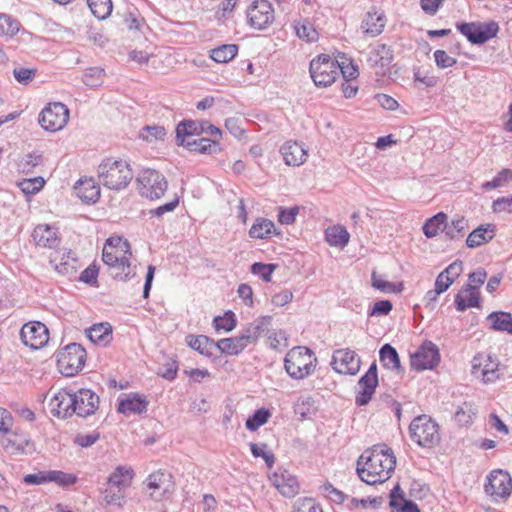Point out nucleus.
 Masks as SVG:
<instances>
[{
  "label": "nucleus",
  "instance_id": "nucleus-1",
  "mask_svg": "<svg viewBox=\"0 0 512 512\" xmlns=\"http://www.w3.org/2000/svg\"><path fill=\"white\" fill-rule=\"evenodd\" d=\"M357 465V474L363 482L369 485L382 484L394 471L396 457L386 445H375L360 456Z\"/></svg>",
  "mask_w": 512,
  "mask_h": 512
},
{
  "label": "nucleus",
  "instance_id": "nucleus-2",
  "mask_svg": "<svg viewBox=\"0 0 512 512\" xmlns=\"http://www.w3.org/2000/svg\"><path fill=\"white\" fill-rule=\"evenodd\" d=\"M99 182L108 189L122 190L134 177L130 164L122 159L106 158L97 169Z\"/></svg>",
  "mask_w": 512,
  "mask_h": 512
},
{
  "label": "nucleus",
  "instance_id": "nucleus-3",
  "mask_svg": "<svg viewBox=\"0 0 512 512\" xmlns=\"http://www.w3.org/2000/svg\"><path fill=\"white\" fill-rule=\"evenodd\" d=\"M317 364L314 352L308 347L297 346L290 349L284 358V368L287 374L295 380L310 376Z\"/></svg>",
  "mask_w": 512,
  "mask_h": 512
},
{
  "label": "nucleus",
  "instance_id": "nucleus-4",
  "mask_svg": "<svg viewBox=\"0 0 512 512\" xmlns=\"http://www.w3.org/2000/svg\"><path fill=\"white\" fill-rule=\"evenodd\" d=\"M410 438L420 447L431 448L440 443L439 425L426 414L415 417L409 425Z\"/></svg>",
  "mask_w": 512,
  "mask_h": 512
},
{
  "label": "nucleus",
  "instance_id": "nucleus-5",
  "mask_svg": "<svg viewBox=\"0 0 512 512\" xmlns=\"http://www.w3.org/2000/svg\"><path fill=\"white\" fill-rule=\"evenodd\" d=\"M86 350L78 343H70L56 353L59 372L66 376H75L86 362Z\"/></svg>",
  "mask_w": 512,
  "mask_h": 512
},
{
  "label": "nucleus",
  "instance_id": "nucleus-6",
  "mask_svg": "<svg viewBox=\"0 0 512 512\" xmlns=\"http://www.w3.org/2000/svg\"><path fill=\"white\" fill-rule=\"evenodd\" d=\"M309 72L316 86L328 87L339 75V63L328 54H320L311 60Z\"/></svg>",
  "mask_w": 512,
  "mask_h": 512
},
{
  "label": "nucleus",
  "instance_id": "nucleus-7",
  "mask_svg": "<svg viewBox=\"0 0 512 512\" xmlns=\"http://www.w3.org/2000/svg\"><path fill=\"white\" fill-rule=\"evenodd\" d=\"M457 30L473 45H482L497 36L499 25L489 22H461L456 24Z\"/></svg>",
  "mask_w": 512,
  "mask_h": 512
},
{
  "label": "nucleus",
  "instance_id": "nucleus-8",
  "mask_svg": "<svg viewBox=\"0 0 512 512\" xmlns=\"http://www.w3.org/2000/svg\"><path fill=\"white\" fill-rule=\"evenodd\" d=\"M175 133L176 144L184 143V138L201 136L202 134H207L208 136L216 139L222 138V131L209 121L191 119L181 120L176 126Z\"/></svg>",
  "mask_w": 512,
  "mask_h": 512
},
{
  "label": "nucleus",
  "instance_id": "nucleus-9",
  "mask_svg": "<svg viewBox=\"0 0 512 512\" xmlns=\"http://www.w3.org/2000/svg\"><path fill=\"white\" fill-rule=\"evenodd\" d=\"M136 180L140 185L141 195L151 200L161 198L168 188L165 176L154 169L144 170Z\"/></svg>",
  "mask_w": 512,
  "mask_h": 512
},
{
  "label": "nucleus",
  "instance_id": "nucleus-10",
  "mask_svg": "<svg viewBox=\"0 0 512 512\" xmlns=\"http://www.w3.org/2000/svg\"><path fill=\"white\" fill-rule=\"evenodd\" d=\"M69 120V109L61 102L49 103L39 114L40 126L49 132L61 130Z\"/></svg>",
  "mask_w": 512,
  "mask_h": 512
},
{
  "label": "nucleus",
  "instance_id": "nucleus-11",
  "mask_svg": "<svg viewBox=\"0 0 512 512\" xmlns=\"http://www.w3.org/2000/svg\"><path fill=\"white\" fill-rule=\"evenodd\" d=\"M440 351L432 341H424L410 356L411 368L416 371L433 370L440 363Z\"/></svg>",
  "mask_w": 512,
  "mask_h": 512
},
{
  "label": "nucleus",
  "instance_id": "nucleus-12",
  "mask_svg": "<svg viewBox=\"0 0 512 512\" xmlns=\"http://www.w3.org/2000/svg\"><path fill=\"white\" fill-rule=\"evenodd\" d=\"M379 385L376 362H373L366 373L358 381L359 389L356 391L355 404L359 407L366 406L375 394Z\"/></svg>",
  "mask_w": 512,
  "mask_h": 512
},
{
  "label": "nucleus",
  "instance_id": "nucleus-13",
  "mask_svg": "<svg viewBox=\"0 0 512 512\" xmlns=\"http://www.w3.org/2000/svg\"><path fill=\"white\" fill-rule=\"evenodd\" d=\"M487 495L507 499L512 491V478L507 471L497 469L490 472L484 485Z\"/></svg>",
  "mask_w": 512,
  "mask_h": 512
},
{
  "label": "nucleus",
  "instance_id": "nucleus-14",
  "mask_svg": "<svg viewBox=\"0 0 512 512\" xmlns=\"http://www.w3.org/2000/svg\"><path fill=\"white\" fill-rule=\"evenodd\" d=\"M251 27L263 30L274 21V9L268 0H254L247 10Z\"/></svg>",
  "mask_w": 512,
  "mask_h": 512
},
{
  "label": "nucleus",
  "instance_id": "nucleus-15",
  "mask_svg": "<svg viewBox=\"0 0 512 512\" xmlns=\"http://www.w3.org/2000/svg\"><path fill=\"white\" fill-rule=\"evenodd\" d=\"M394 60V51L386 44H378L367 56L366 63L375 75L385 76L390 71L391 63Z\"/></svg>",
  "mask_w": 512,
  "mask_h": 512
},
{
  "label": "nucleus",
  "instance_id": "nucleus-16",
  "mask_svg": "<svg viewBox=\"0 0 512 512\" xmlns=\"http://www.w3.org/2000/svg\"><path fill=\"white\" fill-rule=\"evenodd\" d=\"M20 338L24 345L37 350L48 343L49 331L40 321H32L23 325L20 330Z\"/></svg>",
  "mask_w": 512,
  "mask_h": 512
},
{
  "label": "nucleus",
  "instance_id": "nucleus-17",
  "mask_svg": "<svg viewBox=\"0 0 512 512\" xmlns=\"http://www.w3.org/2000/svg\"><path fill=\"white\" fill-rule=\"evenodd\" d=\"M148 489L152 490L151 496L155 500H162L170 497L175 490L173 476L167 471L158 470L146 479Z\"/></svg>",
  "mask_w": 512,
  "mask_h": 512
},
{
  "label": "nucleus",
  "instance_id": "nucleus-18",
  "mask_svg": "<svg viewBox=\"0 0 512 512\" xmlns=\"http://www.w3.org/2000/svg\"><path fill=\"white\" fill-rule=\"evenodd\" d=\"M361 360L357 354L346 348L333 352L331 365L340 374L355 375L360 369Z\"/></svg>",
  "mask_w": 512,
  "mask_h": 512
},
{
  "label": "nucleus",
  "instance_id": "nucleus-19",
  "mask_svg": "<svg viewBox=\"0 0 512 512\" xmlns=\"http://www.w3.org/2000/svg\"><path fill=\"white\" fill-rule=\"evenodd\" d=\"M73 399L76 400L75 414L80 417L93 415L99 407L100 398L90 389H79L73 392Z\"/></svg>",
  "mask_w": 512,
  "mask_h": 512
},
{
  "label": "nucleus",
  "instance_id": "nucleus-20",
  "mask_svg": "<svg viewBox=\"0 0 512 512\" xmlns=\"http://www.w3.org/2000/svg\"><path fill=\"white\" fill-rule=\"evenodd\" d=\"M149 406L147 396L136 392H131L125 398H121L117 405V412L126 416L146 413Z\"/></svg>",
  "mask_w": 512,
  "mask_h": 512
},
{
  "label": "nucleus",
  "instance_id": "nucleus-21",
  "mask_svg": "<svg viewBox=\"0 0 512 512\" xmlns=\"http://www.w3.org/2000/svg\"><path fill=\"white\" fill-rule=\"evenodd\" d=\"M269 479L285 497H294L299 492L297 478L284 468H279Z\"/></svg>",
  "mask_w": 512,
  "mask_h": 512
},
{
  "label": "nucleus",
  "instance_id": "nucleus-22",
  "mask_svg": "<svg viewBox=\"0 0 512 512\" xmlns=\"http://www.w3.org/2000/svg\"><path fill=\"white\" fill-rule=\"evenodd\" d=\"M220 139L200 137L198 139L184 138V143L177 144L187 148L191 152L201 154H218L222 151Z\"/></svg>",
  "mask_w": 512,
  "mask_h": 512
},
{
  "label": "nucleus",
  "instance_id": "nucleus-23",
  "mask_svg": "<svg viewBox=\"0 0 512 512\" xmlns=\"http://www.w3.org/2000/svg\"><path fill=\"white\" fill-rule=\"evenodd\" d=\"M391 512H421L418 505L405 497L404 491L397 483L389 493Z\"/></svg>",
  "mask_w": 512,
  "mask_h": 512
},
{
  "label": "nucleus",
  "instance_id": "nucleus-24",
  "mask_svg": "<svg viewBox=\"0 0 512 512\" xmlns=\"http://www.w3.org/2000/svg\"><path fill=\"white\" fill-rule=\"evenodd\" d=\"M72 395V391L63 389L54 396L52 402H56V407L52 409L53 415L64 419L75 414L77 402Z\"/></svg>",
  "mask_w": 512,
  "mask_h": 512
},
{
  "label": "nucleus",
  "instance_id": "nucleus-25",
  "mask_svg": "<svg viewBox=\"0 0 512 512\" xmlns=\"http://www.w3.org/2000/svg\"><path fill=\"white\" fill-rule=\"evenodd\" d=\"M280 152L283 156L285 164L289 166H299L306 161L307 151L301 143L297 141H287L281 148Z\"/></svg>",
  "mask_w": 512,
  "mask_h": 512
},
{
  "label": "nucleus",
  "instance_id": "nucleus-26",
  "mask_svg": "<svg viewBox=\"0 0 512 512\" xmlns=\"http://www.w3.org/2000/svg\"><path fill=\"white\" fill-rule=\"evenodd\" d=\"M385 25L386 16L384 12H379L376 7H372L365 15L361 28L366 34L375 37L383 32Z\"/></svg>",
  "mask_w": 512,
  "mask_h": 512
},
{
  "label": "nucleus",
  "instance_id": "nucleus-27",
  "mask_svg": "<svg viewBox=\"0 0 512 512\" xmlns=\"http://www.w3.org/2000/svg\"><path fill=\"white\" fill-rule=\"evenodd\" d=\"M76 195L85 203H95L100 197V187L93 178L79 179L73 187Z\"/></svg>",
  "mask_w": 512,
  "mask_h": 512
},
{
  "label": "nucleus",
  "instance_id": "nucleus-28",
  "mask_svg": "<svg viewBox=\"0 0 512 512\" xmlns=\"http://www.w3.org/2000/svg\"><path fill=\"white\" fill-rule=\"evenodd\" d=\"M185 342L191 349L208 358H213V351L217 350V342L206 335L188 334Z\"/></svg>",
  "mask_w": 512,
  "mask_h": 512
},
{
  "label": "nucleus",
  "instance_id": "nucleus-29",
  "mask_svg": "<svg viewBox=\"0 0 512 512\" xmlns=\"http://www.w3.org/2000/svg\"><path fill=\"white\" fill-rule=\"evenodd\" d=\"M495 236V225L491 223L481 224L468 235L466 245L469 248H476L488 243Z\"/></svg>",
  "mask_w": 512,
  "mask_h": 512
},
{
  "label": "nucleus",
  "instance_id": "nucleus-30",
  "mask_svg": "<svg viewBox=\"0 0 512 512\" xmlns=\"http://www.w3.org/2000/svg\"><path fill=\"white\" fill-rule=\"evenodd\" d=\"M271 320L272 317L269 315L261 316L241 332V336L244 338L243 340L247 346L257 342L271 323Z\"/></svg>",
  "mask_w": 512,
  "mask_h": 512
},
{
  "label": "nucleus",
  "instance_id": "nucleus-31",
  "mask_svg": "<svg viewBox=\"0 0 512 512\" xmlns=\"http://www.w3.org/2000/svg\"><path fill=\"white\" fill-rule=\"evenodd\" d=\"M379 360L382 365L397 373H402L404 371L401 366L400 357L397 350L389 343L384 344L379 350Z\"/></svg>",
  "mask_w": 512,
  "mask_h": 512
},
{
  "label": "nucleus",
  "instance_id": "nucleus-32",
  "mask_svg": "<svg viewBox=\"0 0 512 512\" xmlns=\"http://www.w3.org/2000/svg\"><path fill=\"white\" fill-rule=\"evenodd\" d=\"M87 336L91 342L106 346L112 340V326L108 322L94 324L87 330Z\"/></svg>",
  "mask_w": 512,
  "mask_h": 512
},
{
  "label": "nucleus",
  "instance_id": "nucleus-33",
  "mask_svg": "<svg viewBox=\"0 0 512 512\" xmlns=\"http://www.w3.org/2000/svg\"><path fill=\"white\" fill-rule=\"evenodd\" d=\"M490 329L497 332H506L512 335V315L509 312L493 311L487 316Z\"/></svg>",
  "mask_w": 512,
  "mask_h": 512
},
{
  "label": "nucleus",
  "instance_id": "nucleus-34",
  "mask_svg": "<svg viewBox=\"0 0 512 512\" xmlns=\"http://www.w3.org/2000/svg\"><path fill=\"white\" fill-rule=\"evenodd\" d=\"M244 338L240 335L230 338H223L217 342V350L221 354H226L229 356H236L240 354L246 347V343L243 340Z\"/></svg>",
  "mask_w": 512,
  "mask_h": 512
},
{
  "label": "nucleus",
  "instance_id": "nucleus-35",
  "mask_svg": "<svg viewBox=\"0 0 512 512\" xmlns=\"http://www.w3.org/2000/svg\"><path fill=\"white\" fill-rule=\"evenodd\" d=\"M448 216L444 212H438L434 216L428 218L422 227L423 233L427 238H433L438 235L439 231L445 233Z\"/></svg>",
  "mask_w": 512,
  "mask_h": 512
},
{
  "label": "nucleus",
  "instance_id": "nucleus-36",
  "mask_svg": "<svg viewBox=\"0 0 512 512\" xmlns=\"http://www.w3.org/2000/svg\"><path fill=\"white\" fill-rule=\"evenodd\" d=\"M32 236L38 246L53 248L57 245L56 232L49 225H38Z\"/></svg>",
  "mask_w": 512,
  "mask_h": 512
},
{
  "label": "nucleus",
  "instance_id": "nucleus-37",
  "mask_svg": "<svg viewBox=\"0 0 512 512\" xmlns=\"http://www.w3.org/2000/svg\"><path fill=\"white\" fill-rule=\"evenodd\" d=\"M275 232L273 221L259 217L249 230V236L254 239H266Z\"/></svg>",
  "mask_w": 512,
  "mask_h": 512
},
{
  "label": "nucleus",
  "instance_id": "nucleus-38",
  "mask_svg": "<svg viewBox=\"0 0 512 512\" xmlns=\"http://www.w3.org/2000/svg\"><path fill=\"white\" fill-rule=\"evenodd\" d=\"M349 238L346 228L339 225L329 227L325 231V239L331 246L343 248L348 244Z\"/></svg>",
  "mask_w": 512,
  "mask_h": 512
},
{
  "label": "nucleus",
  "instance_id": "nucleus-39",
  "mask_svg": "<svg viewBox=\"0 0 512 512\" xmlns=\"http://www.w3.org/2000/svg\"><path fill=\"white\" fill-rule=\"evenodd\" d=\"M30 443V438L26 433L18 430L13 431L3 442L5 449H12V453H24L26 446Z\"/></svg>",
  "mask_w": 512,
  "mask_h": 512
},
{
  "label": "nucleus",
  "instance_id": "nucleus-40",
  "mask_svg": "<svg viewBox=\"0 0 512 512\" xmlns=\"http://www.w3.org/2000/svg\"><path fill=\"white\" fill-rule=\"evenodd\" d=\"M238 53V45L223 44L210 52V57L217 63H227L231 61Z\"/></svg>",
  "mask_w": 512,
  "mask_h": 512
},
{
  "label": "nucleus",
  "instance_id": "nucleus-41",
  "mask_svg": "<svg viewBox=\"0 0 512 512\" xmlns=\"http://www.w3.org/2000/svg\"><path fill=\"white\" fill-rule=\"evenodd\" d=\"M133 471L117 467L116 470L108 477L107 484L112 487L125 489L132 481Z\"/></svg>",
  "mask_w": 512,
  "mask_h": 512
},
{
  "label": "nucleus",
  "instance_id": "nucleus-42",
  "mask_svg": "<svg viewBox=\"0 0 512 512\" xmlns=\"http://www.w3.org/2000/svg\"><path fill=\"white\" fill-rule=\"evenodd\" d=\"M468 228V221L463 217H457L446 224L445 237L449 240L460 239Z\"/></svg>",
  "mask_w": 512,
  "mask_h": 512
},
{
  "label": "nucleus",
  "instance_id": "nucleus-43",
  "mask_svg": "<svg viewBox=\"0 0 512 512\" xmlns=\"http://www.w3.org/2000/svg\"><path fill=\"white\" fill-rule=\"evenodd\" d=\"M87 5L91 13L100 20L106 19L113 9L111 0H87Z\"/></svg>",
  "mask_w": 512,
  "mask_h": 512
},
{
  "label": "nucleus",
  "instance_id": "nucleus-44",
  "mask_svg": "<svg viewBox=\"0 0 512 512\" xmlns=\"http://www.w3.org/2000/svg\"><path fill=\"white\" fill-rule=\"evenodd\" d=\"M109 274L117 280L126 281L131 275V264L127 257L122 259L108 268Z\"/></svg>",
  "mask_w": 512,
  "mask_h": 512
},
{
  "label": "nucleus",
  "instance_id": "nucleus-45",
  "mask_svg": "<svg viewBox=\"0 0 512 512\" xmlns=\"http://www.w3.org/2000/svg\"><path fill=\"white\" fill-rule=\"evenodd\" d=\"M371 280H372V286L375 289H377L381 292H384V293L396 294V293H400L403 289L402 283L396 284L393 282L386 281V280L382 279V277L380 275H378L375 271L372 272Z\"/></svg>",
  "mask_w": 512,
  "mask_h": 512
},
{
  "label": "nucleus",
  "instance_id": "nucleus-46",
  "mask_svg": "<svg viewBox=\"0 0 512 512\" xmlns=\"http://www.w3.org/2000/svg\"><path fill=\"white\" fill-rule=\"evenodd\" d=\"M21 27V23L9 14H0V35L13 37Z\"/></svg>",
  "mask_w": 512,
  "mask_h": 512
},
{
  "label": "nucleus",
  "instance_id": "nucleus-47",
  "mask_svg": "<svg viewBox=\"0 0 512 512\" xmlns=\"http://www.w3.org/2000/svg\"><path fill=\"white\" fill-rule=\"evenodd\" d=\"M271 416L267 408H260L254 411L246 420V428L250 431H256L260 426L267 423Z\"/></svg>",
  "mask_w": 512,
  "mask_h": 512
},
{
  "label": "nucleus",
  "instance_id": "nucleus-48",
  "mask_svg": "<svg viewBox=\"0 0 512 512\" xmlns=\"http://www.w3.org/2000/svg\"><path fill=\"white\" fill-rule=\"evenodd\" d=\"M468 292L470 293V296L468 297V299H465L462 296L463 292H460L455 296L454 302H455V307H456L457 311L463 312L467 308L480 307L481 298H480L479 292H474V291H468Z\"/></svg>",
  "mask_w": 512,
  "mask_h": 512
},
{
  "label": "nucleus",
  "instance_id": "nucleus-49",
  "mask_svg": "<svg viewBox=\"0 0 512 512\" xmlns=\"http://www.w3.org/2000/svg\"><path fill=\"white\" fill-rule=\"evenodd\" d=\"M213 325L216 330L232 331L237 325L235 313L227 310L223 316H216L213 319Z\"/></svg>",
  "mask_w": 512,
  "mask_h": 512
},
{
  "label": "nucleus",
  "instance_id": "nucleus-50",
  "mask_svg": "<svg viewBox=\"0 0 512 512\" xmlns=\"http://www.w3.org/2000/svg\"><path fill=\"white\" fill-rule=\"evenodd\" d=\"M48 480L61 487H69L77 482V477L74 474L65 473L60 470H48Z\"/></svg>",
  "mask_w": 512,
  "mask_h": 512
},
{
  "label": "nucleus",
  "instance_id": "nucleus-51",
  "mask_svg": "<svg viewBox=\"0 0 512 512\" xmlns=\"http://www.w3.org/2000/svg\"><path fill=\"white\" fill-rule=\"evenodd\" d=\"M268 445L266 443H250V450L255 458H262L267 467L271 468L275 463V456L271 451H267Z\"/></svg>",
  "mask_w": 512,
  "mask_h": 512
},
{
  "label": "nucleus",
  "instance_id": "nucleus-52",
  "mask_svg": "<svg viewBox=\"0 0 512 512\" xmlns=\"http://www.w3.org/2000/svg\"><path fill=\"white\" fill-rule=\"evenodd\" d=\"M487 278V273L484 269H478L468 275V283L463 286L461 292L474 291L482 286Z\"/></svg>",
  "mask_w": 512,
  "mask_h": 512
},
{
  "label": "nucleus",
  "instance_id": "nucleus-53",
  "mask_svg": "<svg viewBox=\"0 0 512 512\" xmlns=\"http://www.w3.org/2000/svg\"><path fill=\"white\" fill-rule=\"evenodd\" d=\"M105 76L104 69L100 67H90L83 74V83L89 87L99 86Z\"/></svg>",
  "mask_w": 512,
  "mask_h": 512
},
{
  "label": "nucleus",
  "instance_id": "nucleus-54",
  "mask_svg": "<svg viewBox=\"0 0 512 512\" xmlns=\"http://www.w3.org/2000/svg\"><path fill=\"white\" fill-rule=\"evenodd\" d=\"M276 268L277 265L273 263L255 262L251 265L250 271L252 274L260 276L264 282H270Z\"/></svg>",
  "mask_w": 512,
  "mask_h": 512
},
{
  "label": "nucleus",
  "instance_id": "nucleus-55",
  "mask_svg": "<svg viewBox=\"0 0 512 512\" xmlns=\"http://www.w3.org/2000/svg\"><path fill=\"white\" fill-rule=\"evenodd\" d=\"M44 185L45 180L40 176L31 179H25L19 183L20 189L26 195H33L38 193Z\"/></svg>",
  "mask_w": 512,
  "mask_h": 512
},
{
  "label": "nucleus",
  "instance_id": "nucleus-56",
  "mask_svg": "<svg viewBox=\"0 0 512 512\" xmlns=\"http://www.w3.org/2000/svg\"><path fill=\"white\" fill-rule=\"evenodd\" d=\"M123 489L109 486L103 491V500L107 505L121 506L124 500Z\"/></svg>",
  "mask_w": 512,
  "mask_h": 512
},
{
  "label": "nucleus",
  "instance_id": "nucleus-57",
  "mask_svg": "<svg viewBox=\"0 0 512 512\" xmlns=\"http://www.w3.org/2000/svg\"><path fill=\"white\" fill-rule=\"evenodd\" d=\"M295 31L300 39L307 42H313L318 39V32L309 22L296 24Z\"/></svg>",
  "mask_w": 512,
  "mask_h": 512
},
{
  "label": "nucleus",
  "instance_id": "nucleus-58",
  "mask_svg": "<svg viewBox=\"0 0 512 512\" xmlns=\"http://www.w3.org/2000/svg\"><path fill=\"white\" fill-rule=\"evenodd\" d=\"M123 23L129 30H139L146 26L144 18L140 17L138 12H127L124 14Z\"/></svg>",
  "mask_w": 512,
  "mask_h": 512
},
{
  "label": "nucleus",
  "instance_id": "nucleus-59",
  "mask_svg": "<svg viewBox=\"0 0 512 512\" xmlns=\"http://www.w3.org/2000/svg\"><path fill=\"white\" fill-rule=\"evenodd\" d=\"M293 512H322V509L314 499L302 498L295 502Z\"/></svg>",
  "mask_w": 512,
  "mask_h": 512
},
{
  "label": "nucleus",
  "instance_id": "nucleus-60",
  "mask_svg": "<svg viewBox=\"0 0 512 512\" xmlns=\"http://www.w3.org/2000/svg\"><path fill=\"white\" fill-rule=\"evenodd\" d=\"M243 120L238 117H230L225 120V128L237 139H241L246 130L242 127Z\"/></svg>",
  "mask_w": 512,
  "mask_h": 512
},
{
  "label": "nucleus",
  "instance_id": "nucleus-61",
  "mask_svg": "<svg viewBox=\"0 0 512 512\" xmlns=\"http://www.w3.org/2000/svg\"><path fill=\"white\" fill-rule=\"evenodd\" d=\"M472 415H475L472 405L465 402V403H463L462 406H459L458 409L456 410L455 420L460 425H466L471 422Z\"/></svg>",
  "mask_w": 512,
  "mask_h": 512
},
{
  "label": "nucleus",
  "instance_id": "nucleus-62",
  "mask_svg": "<svg viewBox=\"0 0 512 512\" xmlns=\"http://www.w3.org/2000/svg\"><path fill=\"white\" fill-rule=\"evenodd\" d=\"M321 490L330 500L336 504H342L347 497L342 491L335 488L330 482L323 484L321 486Z\"/></svg>",
  "mask_w": 512,
  "mask_h": 512
},
{
  "label": "nucleus",
  "instance_id": "nucleus-63",
  "mask_svg": "<svg viewBox=\"0 0 512 512\" xmlns=\"http://www.w3.org/2000/svg\"><path fill=\"white\" fill-rule=\"evenodd\" d=\"M13 75L17 82L22 85H28L36 75V69L16 67L13 70Z\"/></svg>",
  "mask_w": 512,
  "mask_h": 512
},
{
  "label": "nucleus",
  "instance_id": "nucleus-64",
  "mask_svg": "<svg viewBox=\"0 0 512 512\" xmlns=\"http://www.w3.org/2000/svg\"><path fill=\"white\" fill-rule=\"evenodd\" d=\"M299 213V207L293 206L290 208H279L278 221L281 224L291 225L295 222L296 216Z\"/></svg>",
  "mask_w": 512,
  "mask_h": 512
}]
</instances>
